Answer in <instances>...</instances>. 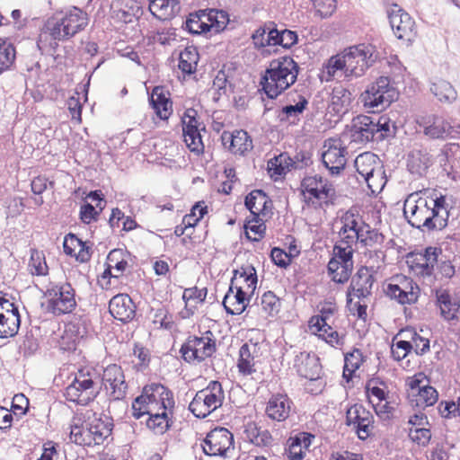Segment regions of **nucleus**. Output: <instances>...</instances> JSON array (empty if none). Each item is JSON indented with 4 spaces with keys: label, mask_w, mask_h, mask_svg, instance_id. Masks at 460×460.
I'll list each match as a JSON object with an SVG mask.
<instances>
[{
    "label": "nucleus",
    "mask_w": 460,
    "mask_h": 460,
    "mask_svg": "<svg viewBox=\"0 0 460 460\" xmlns=\"http://www.w3.org/2000/svg\"><path fill=\"white\" fill-rule=\"evenodd\" d=\"M344 264H339L335 260H330L327 265L329 275L332 277V280L335 283L344 284L346 283L352 273L353 266L349 267V270L344 273Z\"/></svg>",
    "instance_id": "3c124183"
},
{
    "label": "nucleus",
    "mask_w": 460,
    "mask_h": 460,
    "mask_svg": "<svg viewBox=\"0 0 460 460\" xmlns=\"http://www.w3.org/2000/svg\"><path fill=\"white\" fill-rule=\"evenodd\" d=\"M272 24L269 26L260 27L258 28L252 35V39L253 43L257 47H266V46H273V39H270L271 30L274 27H271Z\"/></svg>",
    "instance_id": "bf43d9fd"
},
{
    "label": "nucleus",
    "mask_w": 460,
    "mask_h": 460,
    "mask_svg": "<svg viewBox=\"0 0 460 460\" xmlns=\"http://www.w3.org/2000/svg\"><path fill=\"white\" fill-rule=\"evenodd\" d=\"M363 362L362 352L355 349L352 352L345 355L343 377L349 382L352 378L353 373L359 368Z\"/></svg>",
    "instance_id": "37998d69"
},
{
    "label": "nucleus",
    "mask_w": 460,
    "mask_h": 460,
    "mask_svg": "<svg viewBox=\"0 0 460 460\" xmlns=\"http://www.w3.org/2000/svg\"><path fill=\"white\" fill-rule=\"evenodd\" d=\"M199 59L197 49L193 46L186 47L180 53L178 67L183 74L191 75L196 72Z\"/></svg>",
    "instance_id": "58836bf2"
},
{
    "label": "nucleus",
    "mask_w": 460,
    "mask_h": 460,
    "mask_svg": "<svg viewBox=\"0 0 460 460\" xmlns=\"http://www.w3.org/2000/svg\"><path fill=\"white\" fill-rule=\"evenodd\" d=\"M45 297L48 312L57 316L70 314L76 307L75 292L68 282L50 284Z\"/></svg>",
    "instance_id": "1a4fd4ad"
},
{
    "label": "nucleus",
    "mask_w": 460,
    "mask_h": 460,
    "mask_svg": "<svg viewBox=\"0 0 460 460\" xmlns=\"http://www.w3.org/2000/svg\"><path fill=\"white\" fill-rule=\"evenodd\" d=\"M293 367L300 376L308 379L310 382L317 383L315 389L310 388L311 393L318 394L322 391L323 387V382L320 381L322 365L320 358L315 353L306 351L298 352L295 356ZM307 389H309V387H307Z\"/></svg>",
    "instance_id": "f8f14e48"
},
{
    "label": "nucleus",
    "mask_w": 460,
    "mask_h": 460,
    "mask_svg": "<svg viewBox=\"0 0 460 460\" xmlns=\"http://www.w3.org/2000/svg\"><path fill=\"white\" fill-rule=\"evenodd\" d=\"M390 25L398 39L411 40L414 36V21L398 4H392L387 10Z\"/></svg>",
    "instance_id": "aec40b11"
},
{
    "label": "nucleus",
    "mask_w": 460,
    "mask_h": 460,
    "mask_svg": "<svg viewBox=\"0 0 460 460\" xmlns=\"http://www.w3.org/2000/svg\"><path fill=\"white\" fill-rule=\"evenodd\" d=\"M28 267L32 275L45 276L48 273V266L43 254L36 251L31 252Z\"/></svg>",
    "instance_id": "13d9d810"
},
{
    "label": "nucleus",
    "mask_w": 460,
    "mask_h": 460,
    "mask_svg": "<svg viewBox=\"0 0 460 460\" xmlns=\"http://www.w3.org/2000/svg\"><path fill=\"white\" fill-rule=\"evenodd\" d=\"M124 251L121 249H114L111 251L107 256L109 271H111V270L116 271L114 278L121 276L128 266V261L124 259Z\"/></svg>",
    "instance_id": "a18cd8bd"
},
{
    "label": "nucleus",
    "mask_w": 460,
    "mask_h": 460,
    "mask_svg": "<svg viewBox=\"0 0 460 460\" xmlns=\"http://www.w3.org/2000/svg\"><path fill=\"white\" fill-rule=\"evenodd\" d=\"M241 281H248L250 285L257 284L258 279L254 267L248 265L234 270L231 286L234 287V285L241 284Z\"/></svg>",
    "instance_id": "5fc2aeb1"
},
{
    "label": "nucleus",
    "mask_w": 460,
    "mask_h": 460,
    "mask_svg": "<svg viewBox=\"0 0 460 460\" xmlns=\"http://www.w3.org/2000/svg\"><path fill=\"white\" fill-rule=\"evenodd\" d=\"M352 93L342 85L335 86L331 94L329 108L336 114L346 113L352 102Z\"/></svg>",
    "instance_id": "72a5a7b5"
},
{
    "label": "nucleus",
    "mask_w": 460,
    "mask_h": 460,
    "mask_svg": "<svg viewBox=\"0 0 460 460\" xmlns=\"http://www.w3.org/2000/svg\"><path fill=\"white\" fill-rule=\"evenodd\" d=\"M245 438L257 447H270L273 443L271 433L259 427L255 422L250 421L244 426Z\"/></svg>",
    "instance_id": "f704fd0d"
},
{
    "label": "nucleus",
    "mask_w": 460,
    "mask_h": 460,
    "mask_svg": "<svg viewBox=\"0 0 460 460\" xmlns=\"http://www.w3.org/2000/svg\"><path fill=\"white\" fill-rule=\"evenodd\" d=\"M426 382L429 383L428 380H426ZM414 396L416 397V405L420 408L432 406L437 402L438 399V394L437 390L428 384H426L425 387H422V389L419 391V393Z\"/></svg>",
    "instance_id": "8fccbe9b"
},
{
    "label": "nucleus",
    "mask_w": 460,
    "mask_h": 460,
    "mask_svg": "<svg viewBox=\"0 0 460 460\" xmlns=\"http://www.w3.org/2000/svg\"><path fill=\"white\" fill-rule=\"evenodd\" d=\"M271 201L266 193L261 190H254L245 198V207L250 210L253 219L258 223V217L266 216Z\"/></svg>",
    "instance_id": "2f4dec72"
},
{
    "label": "nucleus",
    "mask_w": 460,
    "mask_h": 460,
    "mask_svg": "<svg viewBox=\"0 0 460 460\" xmlns=\"http://www.w3.org/2000/svg\"><path fill=\"white\" fill-rule=\"evenodd\" d=\"M354 166L372 193L378 192L384 188L385 172L376 155L371 152L358 155L354 161Z\"/></svg>",
    "instance_id": "6e6552de"
},
{
    "label": "nucleus",
    "mask_w": 460,
    "mask_h": 460,
    "mask_svg": "<svg viewBox=\"0 0 460 460\" xmlns=\"http://www.w3.org/2000/svg\"><path fill=\"white\" fill-rule=\"evenodd\" d=\"M341 222L342 224L339 234H344L349 232H356L359 227L361 220L358 219V217L351 211H347L341 217Z\"/></svg>",
    "instance_id": "69168bd1"
},
{
    "label": "nucleus",
    "mask_w": 460,
    "mask_h": 460,
    "mask_svg": "<svg viewBox=\"0 0 460 460\" xmlns=\"http://www.w3.org/2000/svg\"><path fill=\"white\" fill-rule=\"evenodd\" d=\"M207 19L210 22L209 31L213 29L216 32L223 31L229 22L228 13L223 10H210Z\"/></svg>",
    "instance_id": "603ef678"
},
{
    "label": "nucleus",
    "mask_w": 460,
    "mask_h": 460,
    "mask_svg": "<svg viewBox=\"0 0 460 460\" xmlns=\"http://www.w3.org/2000/svg\"><path fill=\"white\" fill-rule=\"evenodd\" d=\"M149 102L156 116L162 120H167L172 113V102L169 93L164 87L155 86L149 98Z\"/></svg>",
    "instance_id": "c85d7f7f"
},
{
    "label": "nucleus",
    "mask_w": 460,
    "mask_h": 460,
    "mask_svg": "<svg viewBox=\"0 0 460 460\" xmlns=\"http://www.w3.org/2000/svg\"><path fill=\"white\" fill-rule=\"evenodd\" d=\"M290 160L287 154H280L268 162V170L271 176H281L288 172V165H284L283 162Z\"/></svg>",
    "instance_id": "338daca9"
},
{
    "label": "nucleus",
    "mask_w": 460,
    "mask_h": 460,
    "mask_svg": "<svg viewBox=\"0 0 460 460\" xmlns=\"http://www.w3.org/2000/svg\"><path fill=\"white\" fill-rule=\"evenodd\" d=\"M87 426L94 445H101L111 436L114 424L111 417L93 413L92 416L87 417Z\"/></svg>",
    "instance_id": "393cba45"
},
{
    "label": "nucleus",
    "mask_w": 460,
    "mask_h": 460,
    "mask_svg": "<svg viewBox=\"0 0 460 460\" xmlns=\"http://www.w3.org/2000/svg\"><path fill=\"white\" fill-rule=\"evenodd\" d=\"M202 448L208 456L226 457L234 449V435L226 428H216L207 434Z\"/></svg>",
    "instance_id": "4468645a"
},
{
    "label": "nucleus",
    "mask_w": 460,
    "mask_h": 460,
    "mask_svg": "<svg viewBox=\"0 0 460 460\" xmlns=\"http://www.w3.org/2000/svg\"><path fill=\"white\" fill-rule=\"evenodd\" d=\"M151 13L159 20H171L180 13L178 0H153L149 4Z\"/></svg>",
    "instance_id": "473e14b6"
},
{
    "label": "nucleus",
    "mask_w": 460,
    "mask_h": 460,
    "mask_svg": "<svg viewBox=\"0 0 460 460\" xmlns=\"http://www.w3.org/2000/svg\"><path fill=\"white\" fill-rule=\"evenodd\" d=\"M298 72L297 63L289 56L272 59L261 79L262 90L270 99H276L296 83Z\"/></svg>",
    "instance_id": "20e7f679"
},
{
    "label": "nucleus",
    "mask_w": 460,
    "mask_h": 460,
    "mask_svg": "<svg viewBox=\"0 0 460 460\" xmlns=\"http://www.w3.org/2000/svg\"><path fill=\"white\" fill-rule=\"evenodd\" d=\"M258 357V344L246 342L239 349L238 371L243 376H251L256 372L255 358Z\"/></svg>",
    "instance_id": "7c9ffc66"
},
{
    "label": "nucleus",
    "mask_w": 460,
    "mask_h": 460,
    "mask_svg": "<svg viewBox=\"0 0 460 460\" xmlns=\"http://www.w3.org/2000/svg\"><path fill=\"white\" fill-rule=\"evenodd\" d=\"M245 229L247 238L253 242H257L263 238L266 231V226L259 217L258 223H256L253 218L248 221V224L245 226Z\"/></svg>",
    "instance_id": "052dcab7"
},
{
    "label": "nucleus",
    "mask_w": 460,
    "mask_h": 460,
    "mask_svg": "<svg viewBox=\"0 0 460 460\" xmlns=\"http://www.w3.org/2000/svg\"><path fill=\"white\" fill-rule=\"evenodd\" d=\"M397 91L391 84L390 78L380 76L361 94V101L366 108L383 111L397 99Z\"/></svg>",
    "instance_id": "9d476101"
},
{
    "label": "nucleus",
    "mask_w": 460,
    "mask_h": 460,
    "mask_svg": "<svg viewBox=\"0 0 460 460\" xmlns=\"http://www.w3.org/2000/svg\"><path fill=\"white\" fill-rule=\"evenodd\" d=\"M377 58L378 52L371 44L350 46L328 60L324 67L326 81L339 80L341 77H359L373 66Z\"/></svg>",
    "instance_id": "f03ea898"
},
{
    "label": "nucleus",
    "mask_w": 460,
    "mask_h": 460,
    "mask_svg": "<svg viewBox=\"0 0 460 460\" xmlns=\"http://www.w3.org/2000/svg\"><path fill=\"white\" fill-rule=\"evenodd\" d=\"M375 279L373 270L366 266L360 267L352 277L350 285L347 291V304L352 302L351 296L358 298H365L371 295Z\"/></svg>",
    "instance_id": "5701e85b"
},
{
    "label": "nucleus",
    "mask_w": 460,
    "mask_h": 460,
    "mask_svg": "<svg viewBox=\"0 0 460 460\" xmlns=\"http://www.w3.org/2000/svg\"><path fill=\"white\" fill-rule=\"evenodd\" d=\"M435 305L439 316L447 323H456L460 320V298L447 288L435 291Z\"/></svg>",
    "instance_id": "dca6fc26"
},
{
    "label": "nucleus",
    "mask_w": 460,
    "mask_h": 460,
    "mask_svg": "<svg viewBox=\"0 0 460 460\" xmlns=\"http://www.w3.org/2000/svg\"><path fill=\"white\" fill-rule=\"evenodd\" d=\"M100 375L93 368H79L73 374V379L66 387V400L78 405H87L99 394Z\"/></svg>",
    "instance_id": "423d86ee"
},
{
    "label": "nucleus",
    "mask_w": 460,
    "mask_h": 460,
    "mask_svg": "<svg viewBox=\"0 0 460 460\" xmlns=\"http://www.w3.org/2000/svg\"><path fill=\"white\" fill-rule=\"evenodd\" d=\"M423 128L424 134L432 139L460 138V124L451 123L438 116L429 118Z\"/></svg>",
    "instance_id": "412c9836"
},
{
    "label": "nucleus",
    "mask_w": 460,
    "mask_h": 460,
    "mask_svg": "<svg viewBox=\"0 0 460 460\" xmlns=\"http://www.w3.org/2000/svg\"><path fill=\"white\" fill-rule=\"evenodd\" d=\"M0 308L4 313H0V338L13 337L17 334L21 323L18 307L7 299L0 297Z\"/></svg>",
    "instance_id": "b1692460"
},
{
    "label": "nucleus",
    "mask_w": 460,
    "mask_h": 460,
    "mask_svg": "<svg viewBox=\"0 0 460 460\" xmlns=\"http://www.w3.org/2000/svg\"><path fill=\"white\" fill-rule=\"evenodd\" d=\"M431 93L442 102H452L456 99L457 93L453 85L443 79H438L431 84Z\"/></svg>",
    "instance_id": "ea45409f"
},
{
    "label": "nucleus",
    "mask_w": 460,
    "mask_h": 460,
    "mask_svg": "<svg viewBox=\"0 0 460 460\" xmlns=\"http://www.w3.org/2000/svg\"><path fill=\"white\" fill-rule=\"evenodd\" d=\"M109 312L115 319L126 323L134 318L136 305L128 295L118 294L111 299Z\"/></svg>",
    "instance_id": "bb28decb"
},
{
    "label": "nucleus",
    "mask_w": 460,
    "mask_h": 460,
    "mask_svg": "<svg viewBox=\"0 0 460 460\" xmlns=\"http://www.w3.org/2000/svg\"><path fill=\"white\" fill-rule=\"evenodd\" d=\"M407 165L411 172L422 174L430 165V162L427 155L416 152L409 156Z\"/></svg>",
    "instance_id": "6e6d98bb"
},
{
    "label": "nucleus",
    "mask_w": 460,
    "mask_h": 460,
    "mask_svg": "<svg viewBox=\"0 0 460 460\" xmlns=\"http://www.w3.org/2000/svg\"><path fill=\"white\" fill-rule=\"evenodd\" d=\"M308 105V101L305 97L299 95L298 102L296 104H289L284 106L279 112V119L281 122H288L289 124H296L300 120V116Z\"/></svg>",
    "instance_id": "c9c22d12"
},
{
    "label": "nucleus",
    "mask_w": 460,
    "mask_h": 460,
    "mask_svg": "<svg viewBox=\"0 0 460 460\" xmlns=\"http://www.w3.org/2000/svg\"><path fill=\"white\" fill-rule=\"evenodd\" d=\"M441 251L434 247H428L424 252L410 253L408 263L411 269L418 276L430 278L434 271V266L438 262V256Z\"/></svg>",
    "instance_id": "4be33fe9"
},
{
    "label": "nucleus",
    "mask_w": 460,
    "mask_h": 460,
    "mask_svg": "<svg viewBox=\"0 0 460 460\" xmlns=\"http://www.w3.org/2000/svg\"><path fill=\"white\" fill-rule=\"evenodd\" d=\"M270 39H273V46L279 45L285 49H289L297 42V34L296 31L284 29L278 30L276 28L271 30Z\"/></svg>",
    "instance_id": "49530a36"
},
{
    "label": "nucleus",
    "mask_w": 460,
    "mask_h": 460,
    "mask_svg": "<svg viewBox=\"0 0 460 460\" xmlns=\"http://www.w3.org/2000/svg\"><path fill=\"white\" fill-rule=\"evenodd\" d=\"M87 24V13L77 7H73L65 13L56 14L45 24L37 40V47L42 54L55 51L58 41L69 40Z\"/></svg>",
    "instance_id": "7ed1b4c3"
},
{
    "label": "nucleus",
    "mask_w": 460,
    "mask_h": 460,
    "mask_svg": "<svg viewBox=\"0 0 460 460\" xmlns=\"http://www.w3.org/2000/svg\"><path fill=\"white\" fill-rule=\"evenodd\" d=\"M15 58L14 48L0 39V74L7 70Z\"/></svg>",
    "instance_id": "4d7b16f0"
},
{
    "label": "nucleus",
    "mask_w": 460,
    "mask_h": 460,
    "mask_svg": "<svg viewBox=\"0 0 460 460\" xmlns=\"http://www.w3.org/2000/svg\"><path fill=\"white\" fill-rule=\"evenodd\" d=\"M241 281H248L250 285L257 284L258 279L254 267L248 265L234 270L231 286L234 287V285L241 284Z\"/></svg>",
    "instance_id": "864d4df0"
},
{
    "label": "nucleus",
    "mask_w": 460,
    "mask_h": 460,
    "mask_svg": "<svg viewBox=\"0 0 460 460\" xmlns=\"http://www.w3.org/2000/svg\"><path fill=\"white\" fill-rule=\"evenodd\" d=\"M221 140L222 144L234 155H243L253 147L251 137L243 129L233 132L224 131Z\"/></svg>",
    "instance_id": "a878e982"
},
{
    "label": "nucleus",
    "mask_w": 460,
    "mask_h": 460,
    "mask_svg": "<svg viewBox=\"0 0 460 460\" xmlns=\"http://www.w3.org/2000/svg\"><path fill=\"white\" fill-rule=\"evenodd\" d=\"M261 305L267 315L275 316L280 311L281 301L272 291H267L261 297Z\"/></svg>",
    "instance_id": "09e8293b"
},
{
    "label": "nucleus",
    "mask_w": 460,
    "mask_h": 460,
    "mask_svg": "<svg viewBox=\"0 0 460 460\" xmlns=\"http://www.w3.org/2000/svg\"><path fill=\"white\" fill-rule=\"evenodd\" d=\"M292 401L286 394L272 395L265 409L266 415L272 420L284 421L290 414Z\"/></svg>",
    "instance_id": "cd10ccee"
},
{
    "label": "nucleus",
    "mask_w": 460,
    "mask_h": 460,
    "mask_svg": "<svg viewBox=\"0 0 460 460\" xmlns=\"http://www.w3.org/2000/svg\"><path fill=\"white\" fill-rule=\"evenodd\" d=\"M102 382L110 401L123 400L128 392V384L120 366L111 364L103 370Z\"/></svg>",
    "instance_id": "2eb2a0df"
},
{
    "label": "nucleus",
    "mask_w": 460,
    "mask_h": 460,
    "mask_svg": "<svg viewBox=\"0 0 460 460\" xmlns=\"http://www.w3.org/2000/svg\"><path fill=\"white\" fill-rule=\"evenodd\" d=\"M172 392L161 383H150L143 387L142 393L132 402V415L140 419L145 412H152L164 409L172 411L174 408Z\"/></svg>",
    "instance_id": "39448f33"
},
{
    "label": "nucleus",
    "mask_w": 460,
    "mask_h": 460,
    "mask_svg": "<svg viewBox=\"0 0 460 460\" xmlns=\"http://www.w3.org/2000/svg\"><path fill=\"white\" fill-rule=\"evenodd\" d=\"M385 235L380 233L377 229L372 228L367 238L363 239L364 246L378 249L376 251V254L379 256L381 254L382 258H385V253L381 250V247L385 242Z\"/></svg>",
    "instance_id": "774afa93"
},
{
    "label": "nucleus",
    "mask_w": 460,
    "mask_h": 460,
    "mask_svg": "<svg viewBox=\"0 0 460 460\" xmlns=\"http://www.w3.org/2000/svg\"><path fill=\"white\" fill-rule=\"evenodd\" d=\"M201 130H205V127L183 131V139L190 152L200 155L204 152V144L200 134Z\"/></svg>",
    "instance_id": "c03bdc74"
},
{
    "label": "nucleus",
    "mask_w": 460,
    "mask_h": 460,
    "mask_svg": "<svg viewBox=\"0 0 460 460\" xmlns=\"http://www.w3.org/2000/svg\"><path fill=\"white\" fill-rule=\"evenodd\" d=\"M216 349L213 333L207 331L201 337L189 336L181 345L180 353L185 362L196 364L210 358L216 352Z\"/></svg>",
    "instance_id": "9b49d317"
},
{
    "label": "nucleus",
    "mask_w": 460,
    "mask_h": 460,
    "mask_svg": "<svg viewBox=\"0 0 460 460\" xmlns=\"http://www.w3.org/2000/svg\"><path fill=\"white\" fill-rule=\"evenodd\" d=\"M311 329L332 347L342 346L344 335H340L323 317H312Z\"/></svg>",
    "instance_id": "c756f323"
},
{
    "label": "nucleus",
    "mask_w": 460,
    "mask_h": 460,
    "mask_svg": "<svg viewBox=\"0 0 460 460\" xmlns=\"http://www.w3.org/2000/svg\"><path fill=\"white\" fill-rule=\"evenodd\" d=\"M346 423L354 425L358 438L365 440L372 433L374 417L363 405L356 403L347 410Z\"/></svg>",
    "instance_id": "6ab92c4d"
},
{
    "label": "nucleus",
    "mask_w": 460,
    "mask_h": 460,
    "mask_svg": "<svg viewBox=\"0 0 460 460\" xmlns=\"http://www.w3.org/2000/svg\"><path fill=\"white\" fill-rule=\"evenodd\" d=\"M200 391L216 410L222 406L225 393L220 382L216 380L210 381L208 385Z\"/></svg>",
    "instance_id": "79ce46f5"
},
{
    "label": "nucleus",
    "mask_w": 460,
    "mask_h": 460,
    "mask_svg": "<svg viewBox=\"0 0 460 460\" xmlns=\"http://www.w3.org/2000/svg\"><path fill=\"white\" fill-rule=\"evenodd\" d=\"M169 413H172V411H164V409L155 412H145V415L149 416L146 420L147 428L155 434L165 433L170 427Z\"/></svg>",
    "instance_id": "4c0bfd02"
},
{
    "label": "nucleus",
    "mask_w": 460,
    "mask_h": 460,
    "mask_svg": "<svg viewBox=\"0 0 460 460\" xmlns=\"http://www.w3.org/2000/svg\"><path fill=\"white\" fill-rule=\"evenodd\" d=\"M403 215L408 223L421 231L442 230L449 212L444 196L436 199L410 194L404 201Z\"/></svg>",
    "instance_id": "f257e3e1"
},
{
    "label": "nucleus",
    "mask_w": 460,
    "mask_h": 460,
    "mask_svg": "<svg viewBox=\"0 0 460 460\" xmlns=\"http://www.w3.org/2000/svg\"><path fill=\"white\" fill-rule=\"evenodd\" d=\"M323 147L325 150L322 155V161L324 166L332 174L340 173L347 163L346 155L348 152L346 146L340 138H330L325 141Z\"/></svg>",
    "instance_id": "f3484780"
},
{
    "label": "nucleus",
    "mask_w": 460,
    "mask_h": 460,
    "mask_svg": "<svg viewBox=\"0 0 460 460\" xmlns=\"http://www.w3.org/2000/svg\"><path fill=\"white\" fill-rule=\"evenodd\" d=\"M314 13L322 19L330 17L336 10V0H311Z\"/></svg>",
    "instance_id": "0e129e2a"
},
{
    "label": "nucleus",
    "mask_w": 460,
    "mask_h": 460,
    "mask_svg": "<svg viewBox=\"0 0 460 460\" xmlns=\"http://www.w3.org/2000/svg\"><path fill=\"white\" fill-rule=\"evenodd\" d=\"M353 252L354 250L349 245L341 246L336 243L333 247V257L331 260H335L339 264H344V273L347 274L349 267L353 266Z\"/></svg>",
    "instance_id": "de8ad7c7"
},
{
    "label": "nucleus",
    "mask_w": 460,
    "mask_h": 460,
    "mask_svg": "<svg viewBox=\"0 0 460 460\" xmlns=\"http://www.w3.org/2000/svg\"><path fill=\"white\" fill-rule=\"evenodd\" d=\"M69 437L73 443L80 446L92 447L94 445L89 427L87 426V419L82 423L80 420H75L70 426Z\"/></svg>",
    "instance_id": "e433bc0d"
},
{
    "label": "nucleus",
    "mask_w": 460,
    "mask_h": 460,
    "mask_svg": "<svg viewBox=\"0 0 460 460\" xmlns=\"http://www.w3.org/2000/svg\"><path fill=\"white\" fill-rule=\"evenodd\" d=\"M301 187L303 192L308 194L310 199H317L321 207L333 204L336 198V190L332 183L320 175L305 177Z\"/></svg>",
    "instance_id": "ddd939ff"
},
{
    "label": "nucleus",
    "mask_w": 460,
    "mask_h": 460,
    "mask_svg": "<svg viewBox=\"0 0 460 460\" xmlns=\"http://www.w3.org/2000/svg\"><path fill=\"white\" fill-rule=\"evenodd\" d=\"M391 120L386 116L370 117L358 115L352 119L350 128L351 141L366 144L370 141H382L394 135Z\"/></svg>",
    "instance_id": "0eeeda50"
},
{
    "label": "nucleus",
    "mask_w": 460,
    "mask_h": 460,
    "mask_svg": "<svg viewBox=\"0 0 460 460\" xmlns=\"http://www.w3.org/2000/svg\"><path fill=\"white\" fill-rule=\"evenodd\" d=\"M206 213L207 207L204 206V202H198L192 207L190 213L183 217L182 223L188 228L193 227L203 218Z\"/></svg>",
    "instance_id": "680f3d73"
},
{
    "label": "nucleus",
    "mask_w": 460,
    "mask_h": 460,
    "mask_svg": "<svg viewBox=\"0 0 460 460\" xmlns=\"http://www.w3.org/2000/svg\"><path fill=\"white\" fill-rule=\"evenodd\" d=\"M409 438L420 447L429 445L432 434L429 428L407 429Z\"/></svg>",
    "instance_id": "e2e57ef3"
},
{
    "label": "nucleus",
    "mask_w": 460,
    "mask_h": 460,
    "mask_svg": "<svg viewBox=\"0 0 460 460\" xmlns=\"http://www.w3.org/2000/svg\"><path fill=\"white\" fill-rule=\"evenodd\" d=\"M398 283H389L385 293L402 305H412L418 301L420 289L410 278L405 276L396 279Z\"/></svg>",
    "instance_id": "a211bd4d"
},
{
    "label": "nucleus",
    "mask_w": 460,
    "mask_h": 460,
    "mask_svg": "<svg viewBox=\"0 0 460 460\" xmlns=\"http://www.w3.org/2000/svg\"><path fill=\"white\" fill-rule=\"evenodd\" d=\"M189 410L194 414L195 417L199 419H204L211 412L216 411V409L209 402V401H208L200 390L197 392L194 398L190 402Z\"/></svg>",
    "instance_id": "a19ab883"
}]
</instances>
